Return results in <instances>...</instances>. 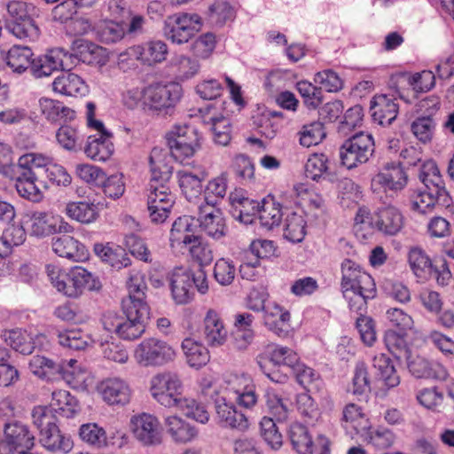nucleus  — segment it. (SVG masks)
Listing matches in <instances>:
<instances>
[{"instance_id": "nucleus-1", "label": "nucleus", "mask_w": 454, "mask_h": 454, "mask_svg": "<svg viewBox=\"0 0 454 454\" xmlns=\"http://www.w3.org/2000/svg\"><path fill=\"white\" fill-rule=\"evenodd\" d=\"M149 164L151 180L147 204L161 203L165 207L172 208L174 197L166 186L173 172V167L168 161V152L154 147L149 156Z\"/></svg>"}, {"instance_id": "nucleus-2", "label": "nucleus", "mask_w": 454, "mask_h": 454, "mask_svg": "<svg viewBox=\"0 0 454 454\" xmlns=\"http://www.w3.org/2000/svg\"><path fill=\"white\" fill-rule=\"evenodd\" d=\"M28 4L22 1H11L6 4L3 19L6 29L19 39L35 41L39 28L28 12Z\"/></svg>"}, {"instance_id": "nucleus-3", "label": "nucleus", "mask_w": 454, "mask_h": 454, "mask_svg": "<svg viewBox=\"0 0 454 454\" xmlns=\"http://www.w3.org/2000/svg\"><path fill=\"white\" fill-rule=\"evenodd\" d=\"M183 95L179 83H154L143 90L144 102L150 109L164 115L172 114Z\"/></svg>"}, {"instance_id": "nucleus-4", "label": "nucleus", "mask_w": 454, "mask_h": 454, "mask_svg": "<svg viewBox=\"0 0 454 454\" xmlns=\"http://www.w3.org/2000/svg\"><path fill=\"white\" fill-rule=\"evenodd\" d=\"M374 140L371 134L358 132L347 138L340 147V159L348 169L366 163L374 152Z\"/></svg>"}, {"instance_id": "nucleus-5", "label": "nucleus", "mask_w": 454, "mask_h": 454, "mask_svg": "<svg viewBox=\"0 0 454 454\" xmlns=\"http://www.w3.org/2000/svg\"><path fill=\"white\" fill-rule=\"evenodd\" d=\"M57 290L68 297H78L84 290L98 292L102 289V282L98 276L82 267H74L69 273L62 276L57 282Z\"/></svg>"}, {"instance_id": "nucleus-6", "label": "nucleus", "mask_w": 454, "mask_h": 454, "mask_svg": "<svg viewBox=\"0 0 454 454\" xmlns=\"http://www.w3.org/2000/svg\"><path fill=\"white\" fill-rule=\"evenodd\" d=\"M175 356L172 347L156 338L145 339L135 350L137 362L145 367L162 366L173 361Z\"/></svg>"}, {"instance_id": "nucleus-7", "label": "nucleus", "mask_w": 454, "mask_h": 454, "mask_svg": "<svg viewBox=\"0 0 454 454\" xmlns=\"http://www.w3.org/2000/svg\"><path fill=\"white\" fill-rule=\"evenodd\" d=\"M197 130L190 126H176L167 135L169 152L176 160L192 156L200 147Z\"/></svg>"}, {"instance_id": "nucleus-8", "label": "nucleus", "mask_w": 454, "mask_h": 454, "mask_svg": "<svg viewBox=\"0 0 454 454\" xmlns=\"http://www.w3.org/2000/svg\"><path fill=\"white\" fill-rule=\"evenodd\" d=\"M125 317L122 318L117 334L124 340H131L139 338L145 330V325L150 319L148 305L122 304Z\"/></svg>"}, {"instance_id": "nucleus-9", "label": "nucleus", "mask_w": 454, "mask_h": 454, "mask_svg": "<svg viewBox=\"0 0 454 454\" xmlns=\"http://www.w3.org/2000/svg\"><path fill=\"white\" fill-rule=\"evenodd\" d=\"M199 23L197 15L178 13L167 18L164 23L163 33L167 39L174 43L183 44L194 36Z\"/></svg>"}, {"instance_id": "nucleus-10", "label": "nucleus", "mask_w": 454, "mask_h": 454, "mask_svg": "<svg viewBox=\"0 0 454 454\" xmlns=\"http://www.w3.org/2000/svg\"><path fill=\"white\" fill-rule=\"evenodd\" d=\"M30 223L31 233L37 237L73 231V227L62 217L47 212H33L30 215Z\"/></svg>"}, {"instance_id": "nucleus-11", "label": "nucleus", "mask_w": 454, "mask_h": 454, "mask_svg": "<svg viewBox=\"0 0 454 454\" xmlns=\"http://www.w3.org/2000/svg\"><path fill=\"white\" fill-rule=\"evenodd\" d=\"M135 437L144 445H157L161 442V430L156 417L142 413L131 419Z\"/></svg>"}, {"instance_id": "nucleus-12", "label": "nucleus", "mask_w": 454, "mask_h": 454, "mask_svg": "<svg viewBox=\"0 0 454 454\" xmlns=\"http://www.w3.org/2000/svg\"><path fill=\"white\" fill-rule=\"evenodd\" d=\"M98 391L109 405H126L131 398V388L120 378H108L98 386Z\"/></svg>"}, {"instance_id": "nucleus-13", "label": "nucleus", "mask_w": 454, "mask_h": 454, "mask_svg": "<svg viewBox=\"0 0 454 454\" xmlns=\"http://www.w3.org/2000/svg\"><path fill=\"white\" fill-rule=\"evenodd\" d=\"M198 227L214 239H220L226 234L225 221L220 209L212 206H200L197 218Z\"/></svg>"}, {"instance_id": "nucleus-14", "label": "nucleus", "mask_w": 454, "mask_h": 454, "mask_svg": "<svg viewBox=\"0 0 454 454\" xmlns=\"http://www.w3.org/2000/svg\"><path fill=\"white\" fill-rule=\"evenodd\" d=\"M408 176L399 163H387L384 168L375 175L372 180L373 187H383L392 191H400L405 187Z\"/></svg>"}, {"instance_id": "nucleus-15", "label": "nucleus", "mask_w": 454, "mask_h": 454, "mask_svg": "<svg viewBox=\"0 0 454 454\" xmlns=\"http://www.w3.org/2000/svg\"><path fill=\"white\" fill-rule=\"evenodd\" d=\"M227 389L237 395L236 401L246 408H251L257 402L255 386L250 377L245 374L231 375L226 381Z\"/></svg>"}, {"instance_id": "nucleus-16", "label": "nucleus", "mask_w": 454, "mask_h": 454, "mask_svg": "<svg viewBox=\"0 0 454 454\" xmlns=\"http://www.w3.org/2000/svg\"><path fill=\"white\" fill-rule=\"evenodd\" d=\"M372 223H374V228L379 231L385 235L393 236L402 230L403 216L396 207L386 206L379 208L373 214Z\"/></svg>"}, {"instance_id": "nucleus-17", "label": "nucleus", "mask_w": 454, "mask_h": 454, "mask_svg": "<svg viewBox=\"0 0 454 454\" xmlns=\"http://www.w3.org/2000/svg\"><path fill=\"white\" fill-rule=\"evenodd\" d=\"M215 411L221 425L239 431L248 428V420L245 414L238 411L231 403H227L225 398H216L215 401Z\"/></svg>"}, {"instance_id": "nucleus-18", "label": "nucleus", "mask_w": 454, "mask_h": 454, "mask_svg": "<svg viewBox=\"0 0 454 454\" xmlns=\"http://www.w3.org/2000/svg\"><path fill=\"white\" fill-rule=\"evenodd\" d=\"M341 282V291L344 298L348 301L349 308L356 312H365L367 301L376 295L375 283L372 288H364L359 282H349L348 286Z\"/></svg>"}, {"instance_id": "nucleus-19", "label": "nucleus", "mask_w": 454, "mask_h": 454, "mask_svg": "<svg viewBox=\"0 0 454 454\" xmlns=\"http://www.w3.org/2000/svg\"><path fill=\"white\" fill-rule=\"evenodd\" d=\"M371 115L380 125H390L398 114V105L387 95H376L370 102Z\"/></svg>"}, {"instance_id": "nucleus-20", "label": "nucleus", "mask_w": 454, "mask_h": 454, "mask_svg": "<svg viewBox=\"0 0 454 454\" xmlns=\"http://www.w3.org/2000/svg\"><path fill=\"white\" fill-rule=\"evenodd\" d=\"M450 202L451 199L448 192L425 188L424 191H419L411 196V208L413 211L425 214L437 203L442 206H449Z\"/></svg>"}, {"instance_id": "nucleus-21", "label": "nucleus", "mask_w": 454, "mask_h": 454, "mask_svg": "<svg viewBox=\"0 0 454 454\" xmlns=\"http://www.w3.org/2000/svg\"><path fill=\"white\" fill-rule=\"evenodd\" d=\"M51 247L54 253L59 256L75 262L84 261L88 257L85 247L77 239L68 235L53 238Z\"/></svg>"}, {"instance_id": "nucleus-22", "label": "nucleus", "mask_w": 454, "mask_h": 454, "mask_svg": "<svg viewBox=\"0 0 454 454\" xmlns=\"http://www.w3.org/2000/svg\"><path fill=\"white\" fill-rule=\"evenodd\" d=\"M263 312L265 326L279 337L286 336L289 327V312L275 302L268 303Z\"/></svg>"}, {"instance_id": "nucleus-23", "label": "nucleus", "mask_w": 454, "mask_h": 454, "mask_svg": "<svg viewBox=\"0 0 454 454\" xmlns=\"http://www.w3.org/2000/svg\"><path fill=\"white\" fill-rule=\"evenodd\" d=\"M170 287L176 303L189 302L193 296L192 274L183 269L176 270L170 277Z\"/></svg>"}, {"instance_id": "nucleus-24", "label": "nucleus", "mask_w": 454, "mask_h": 454, "mask_svg": "<svg viewBox=\"0 0 454 454\" xmlns=\"http://www.w3.org/2000/svg\"><path fill=\"white\" fill-rule=\"evenodd\" d=\"M51 159L38 153H27L19 159L18 168L20 173L32 176L35 180L39 181L40 185L43 184L45 170L50 165Z\"/></svg>"}, {"instance_id": "nucleus-25", "label": "nucleus", "mask_w": 454, "mask_h": 454, "mask_svg": "<svg viewBox=\"0 0 454 454\" xmlns=\"http://www.w3.org/2000/svg\"><path fill=\"white\" fill-rule=\"evenodd\" d=\"M52 87L55 92L69 97L83 96L88 92L84 81L79 75L69 72L56 77Z\"/></svg>"}, {"instance_id": "nucleus-26", "label": "nucleus", "mask_w": 454, "mask_h": 454, "mask_svg": "<svg viewBox=\"0 0 454 454\" xmlns=\"http://www.w3.org/2000/svg\"><path fill=\"white\" fill-rule=\"evenodd\" d=\"M111 137L112 134L109 132L99 134L98 137L90 136L84 148L87 156L97 161L108 160L114 151Z\"/></svg>"}, {"instance_id": "nucleus-27", "label": "nucleus", "mask_w": 454, "mask_h": 454, "mask_svg": "<svg viewBox=\"0 0 454 454\" xmlns=\"http://www.w3.org/2000/svg\"><path fill=\"white\" fill-rule=\"evenodd\" d=\"M137 59L143 64L153 66L166 59L168 46L162 41H149L132 49Z\"/></svg>"}, {"instance_id": "nucleus-28", "label": "nucleus", "mask_w": 454, "mask_h": 454, "mask_svg": "<svg viewBox=\"0 0 454 454\" xmlns=\"http://www.w3.org/2000/svg\"><path fill=\"white\" fill-rule=\"evenodd\" d=\"M204 335L208 346L218 347L224 343L227 332L219 315L209 309L204 318Z\"/></svg>"}, {"instance_id": "nucleus-29", "label": "nucleus", "mask_w": 454, "mask_h": 454, "mask_svg": "<svg viewBox=\"0 0 454 454\" xmlns=\"http://www.w3.org/2000/svg\"><path fill=\"white\" fill-rule=\"evenodd\" d=\"M39 105L42 114L51 122H66L74 120L75 117V112L59 101L41 98Z\"/></svg>"}, {"instance_id": "nucleus-30", "label": "nucleus", "mask_w": 454, "mask_h": 454, "mask_svg": "<svg viewBox=\"0 0 454 454\" xmlns=\"http://www.w3.org/2000/svg\"><path fill=\"white\" fill-rule=\"evenodd\" d=\"M33 51L27 46L13 45L6 52V65L15 74H21L31 67Z\"/></svg>"}, {"instance_id": "nucleus-31", "label": "nucleus", "mask_w": 454, "mask_h": 454, "mask_svg": "<svg viewBox=\"0 0 454 454\" xmlns=\"http://www.w3.org/2000/svg\"><path fill=\"white\" fill-rule=\"evenodd\" d=\"M40 443L51 451L68 452L73 448V442L69 436L62 434L58 425L53 427L45 429L39 434Z\"/></svg>"}, {"instance_id": "nucleus-32", "label": "nucleus", "mask_w": 454, "mask_h": 454, "mask_svg": "<svg viewBox=\"0 0 454 454\" xmlns=\"http://www.w3.org/2000/svg\"><path fill=\"white\" fill-rule=\"evenodd\" d=\"M16 190L18 193L33 202H39L43 200V190H46L45 182L40 185L39 181L34 179L32 176L18 172L16 177Z\"/></svg>"}, {"instance_id": "nucleus-33", "label": "nucleus", "mask_w": 454, "mask_h": 454, "mask_svg": "<svg viewBox=\"0 0 454 454\" xmlns=\"http://www.w3.org/2000/svg\"><path fill=\"white\" fill-rule=\"evenodd\" d=\"M127 287L129 290V299L124 300L122 304L136 306H138V304L147 305L145 301V290L147 289V286L144 280V275L140 270L133 269L129 271Z\"/></svg>"}, {"instance_id": "nucleus-34", "label": "nucleus", "mask_w": 454, "mask_h": 454, "mask_svg": "<svg viewBox=\"0 0 454 454\" xmlns=\"http://www.w3.org/2000/svg\"><path fill=\"white\" fill-rule=\"evenodd\" d=\"M4 435L15 447L17 451L31 450L34 447L35 437L25 425L20 423L7 425L4 430Z\"/></svg>"}, {"instance_id": "nucleus-35", "label": "nucleus", "mask_w": 454, "mask_h": 454, "mask_svg": "<svg viewBox=\"0 0 454 454\" xmlns=\"http://www.w3.org/2000/svg\"><path fill=\"white\" fill-rule=\"evenodd\" d=\"M408 262L414 275L420 279H428L434 263L427 254L419 247H413L408 253Z\"/></svg>"}, {"instance_id": "nucleus-36", "label": "nucleus", "mask_w": 454, "mask_h": 454, "mask_svg": "<svg viewBox=\"0 0 454 454\" xmlns=\"http://www.w3.org/2000/svg\"><path fill=\"white\" fill-rule=\"evenodd\" d=\"M2 337L7 345L20 354L30 355L35 349L32 337L22 329L4 330Z\"/></svg>"}, {"instance_id": "nucleus-37", "label": "nucleus", "mask_w": 454, "mask_h": 454, "mask_svg": "<svg viewBox=\"0 0 454 454\" xmlns=\"http://www.w3.org/2000/svg\"><path fill=\"white\" fill-rule=\"evenodd\" d=\"M372 366L377 371V376L388 387L400 384V378L391 359L385 354H379L373 357Z\"/></svg>"}, {"instance_id": "nucleus-38", "label": "nucleus", "mask_w": 454, "mask_h": 454, "mask_svg": "<svg viewBox=\"0 0 454 454\" xmlns=\"http://www.w3.org/2000/svg\"><path fill=\"white\" fill-rule=\"evenodd\" d=\"M182 348L191 367L199 369L209 362L210 356L207 348L191 338L183 340Z\"/></svg>"}, {"instance_id": "nucleus-39", "label": "nucleus", "mask_w": 454, "mask_h": 454, "mask_svg": "<svg viewBox=\"0 0 454 454\" xmlns=\"http://www.w3.org/2000/svg\"><path fill=\"white\" fill-rule=\"evenodd\" d=\"M289 438L297 453L312 454L313 441L305 426L300 423L292 424L289 428Z\"/></svg>"}, {"instance_id": "nucleus-40", "label": "nucleus", "mask_w": 454, "mask_h": 454, "mask_svg": "<svg viewBox=\"0 0 454 454\" xmlns=\"http://www.w3.org/2000/svg\"><path fill=\"white\" fill-rule=\"evenodd\" d=\"M267 412L276 421L283 422L288 418L289 408L285 400L273 388H267L263 395Z\"/></svg>"}, {"instance_id": "nucleus-41", "label": "nucleus", "mask_w": 454, "mask_h": 454, "mask_svg": "<svg viewBox=\"0 0 454 454\" xmlns=\"http://www.w3.org/2000/svg\"><path fill=\"white\" fill-rule=\"evenodd\" d=\"M168 433L178 442H187L197 435V430L177 416H168L165 420Z\"/></svg>"}, {"instance_id": "nucleus-42", "label": "nucleus", "mask_w": 454, "mask_h": 454, "mask_svg": "<svg viewBox=\"0 0 454 454\" xmlns=\"http://www.w3.org/2000/svg\"><path fill=\"white\" fill-rule=\"evenodd\" d=\"M419 178L427 189L447 192L439 168L432 160L423 161L419 168Z\"/></svg>"}, {"instance_id": "nucleus-43", "label": "nucleus", "mask_w": 454, "mask_h": 454, "mask_svg": "<svg viewBox=\"0 0 454 454\" xmlns=\"http://www.w3.org/2000/svg\"><path fill=\"white\" fill-rule=\"evenodd\" d=\"M184 244L191 245L190 254L200 267L208 265L213 261V252L209 246L203 242L201 237L198 235L185 236Z\"/></svg>"}, {"instance_id": "nucleus-44", "label": "nucleus", "mask_w": 454, "mask_h": 454, "mask_svg": "<svg viewBox=\"0 0 454 454\" xmlns=\"http://www.w3.org/2000/svg\"><path fill=\"white\" fill-rule=\"evenodd\" d=\"M306 235V221L302 212H292L285 221L284 236L286 239L299 243Z\"/></svg>"}, {"instance_id": "nucleus-45", "label": "nucleus", "mask_w": 454, "mask_h": 454, "mask_svg": "<svg viewBox=\"0 0 454 454\" xmlns=\"http://www.w3.org/2000/svg\"><path fill=\"white\" fill-rule=\"evenodd\" d=\"M66 213L70 218L82 223H93L98 216L97 206L86 201L68 203Z\"/></svg>"}, {"instance_id": "nucleus-46", "label": "nucleus", "mask_w": 454, "mask_h": 454, "mask_svg": "<svg viewBox=\"0 0 454 454\" xmlns=\"http://www.w3.org/2000/svg\"><path fill=\"white\" fill-rule=\"evenodd\" d=\"M181 391L182 383L176 373L170 372L159 373L151 380V392L182 395Z\"/></svg>"}, {"instance_id": "nucleus-47", "label": "nucleus", "mask_w": 454, "mask_h": 454, "mask_svg": "<svg viewBox=\"0 0 454 454\" xmlns=\"http://www.w3.org/2000/svg\"><path fill=\"white\" fill-rule=\"evenodd\" d=\"M270 362L278 365L282 371L287 372V376L291 372L296 362L299 360L298 355L288 347L276 346L267 354Z\"/></svg>"}, {"instance_id": "nucleus-48", "label": "nucleus", "mask_w": 454, "mask_h": 454, "mask_svg": "<svg viewBox=\"0 0 454 454\" xmlns=\"http://www.w3.org/2000/svg\"><path fill=\"white\" fill-rule=\"evenodd\" d=\"M341 282H344V285L348 286L349 282L356 281L364 285L365 289L366 287L372 288V286H373L372 278L363 271L358 264L349 259L344 260L341 263Z\"/></svg>"}, {"instance_id": "nucleus-49", "label": "nucleus", "mask_w": 454, "mask_h": 454, "mask_svg": "<svg viewBox=\"0 0 454 454\" xmlns=\"http://www.w3.org/2000/svg\"><path fill=\"white\" fill-rule=\"evenodd\" d=\"M126 35L125 26L121 22L104 20L97 27V36L104 43H115Z\"/></svg>"}, {"instance_id": "nucleus-50", "label": "nucleus", "mask_w": 454, "mask_h": 454, "mask_svg": "<svg viewBox=\"0 0 454 454\" xmlns=\"http://www.w3.org/2000/svg\"><path fill=\"white\" fill-rule=\"evenodd\" d=\"M58 144L68 152H78L82 150V138L77 129L62 125L56 131Z\"/></svg>"}, {"instance_id": "nucleus-51", "label": "nucleus", "mask_w": 454, "mask_h": 454, "mask_svg": "<svg viewBox=\"0 0 454 454\" xmlns=\"http://www.w3.org/2000/svg\"><path fill=\"white\" fill-rule=\"evenodd\" d=\"M228 174L223 172L220 176L209 181L205 189V204L201 206L215 207L219 200H222L227 191Z\"/></svg>"}, {"instance_id": "nucleus-52", "label": "nucleus", "mask_w": 454, "mask_h": 454, "mask_svg": "<svg viewBox=\"0 0 454 454\" xmlns=\"http://www.w3.org/2000/svg\"><path fill=\"white\" fill-rule=\"evenodd\" d=\"M197 229V219L189 215L180 216L172 224L169 239L172 243H184V238L185 236L195 235Z\"/></svg>"}, {"instance_id": "nucleus-53", "label": "nucleus", "mask_w": 454, "mask_h": 454, "mask_svg": "<svg viewBox=\"0 0 454 454\" xmlns=\"http://www.w3.org/2000/svg\"><path fill=\"white\" fill-rule=\"evenodd\" d=\"M280 204L270 200H263L258 211L260 223L268 230H271L280 223L282 218Z\"/></svg>"}, {"instance_id": "nucleus-54", "label": "nucleus", "mask_w": 454, "mask_h": 454, "mask_svg": "<svg viewBox=\"0 0 454 454\" xmlns=\"http://www.w3.org/2000/svg\"><path fill=\"white\" fill-rule=\"evenodd\" d=\"M405 332L399 333L387 330L384 335V342L388 351L397 359L406 357L411 351L408 348L405 340Z\"/></svg>"}, {"instance_id": "nucleus-55", "label": "nucleus", "mask_w": 454, "mask_h": 454, "mask_svg": "<svg viewBox=\"0 0 454 454\" xmlns=\"http://www.w3.org/2000/svg\"><path fill=\"white\" fill-rule=\"evenodd\" d=\"M50 407H53L55 412L59 411L70 418L77 412V401L68 391L58 390L52 392V403Z\"/></svg>"}, {"instance_id": "nucleus-56", "label": "nucleus", "mask_w": 454, "mask_h": 454, "mask_svg": "<svg viewBox=\"0 0 454 454\" xmlns=\"http://www.w3.org/2000/svg\"><path fill=\"white\" fill-rule=\"evenodd\" d=\"M300 144L305 147L318 145L326 137L324 124L321 121H313L302 126L299 132Z\"/></svg>"}, {"instance_id": "nucleus-57", "label": "nucleus", "mask_w": 454, "mask_h": 454, "mask_svg": "<svg viewBox=\"0 0 454 454\" xmlns=\"http://www.w3.org/2000/svg\"><path fill=\"white\" fill-rule=\"evenodd\" d=\"M170 66L176 76L181 80L192 77L200 68L197 60L184 55H177L172 58Z\"/></svg>"}, {"instance_id": "nucleus-58", "label": "nucleus", "mask_w": 454, "mask_h": 454, "mask_svg": "<svg viewBox=\"0 0 454 454\" xmlns=\"http://www.w3.org/2000/svg\"><path fill=\"white\" fill-rule=\"evenodd\" d=\"M53 54L55 58V64L58 69L71 70L74 67L80 63V61H87V55L90 54L89 51H80L78 53H72L63 48H54Z\"/></svg>"}, {"instance_id": "nucleus-59", "label": "nucleus", "mask_w": 454, "mask_h": 454, "mask_svg": "<svg viewBox=\"0 0 454 454\" xmlns=\"http://www.w3.org/2000/svg\"><path fill=\"white\" fill-rule=\"evenodd\" d=\"M260 433L264 441L273 450H278L282 446L283 437L273 418L264 416L260 422Z\"/></svg>"}, {"instance_id": "nucleus-60", "label": "nucleus", "mask_w": 454, "mask_h": 454, "mask_svg": "<svg viewBox=\"0 0 454 454\" xmlns=\"http://www.w3.org/2000/svg\"><path fill=\"white\" fill-rule=\"evenodd\" d=\"M53 54V50H49L46 54L32 59L30 71L35 78L47 77L54 70H58Z\"/></svg>"}, {"instance_id": "nucleus-61", "label": "nucleus", "mask_w": 454, "mask_h": 454, "mask_svg": "<svg viewBox=\"0 0 454 454\" xmlns=\"http://www.w3.org/2000/svg\"><path fill=\"white\" fill-rule=\"evenodd\" d=\"M207 122V121H204ZM211 123V130L214 141L223 146L227 145L231 141V122L224 116L210 117L208 123Z\"/></svg>"}, {"instance_id": "nucleus-62", "label": "nucleus", "mask_w": 454, "mask_h": 454, "mask_svg": "<svg viewBox=\"0 0 454 454\" xmlns=\"http://www.w3.org/2000/svg\"><path fill=\"white\" fill-rule=\"evenodd\" d=\"M33 424L39 430V434L45 429L53 427L57 425L58 419L53 407L36 406L32 411Z\"/></svg>"}, {"instance_id": "nucleus-63", "label": "nucleus", "mask_w": 454, "mask_h": 454, "mask_svg": "<svg viewBox=\"0 0 454 454\" xmlns=\"http://www.w3.org/2000/svg\"><path fill=\"white\" fill-rule=\"evenodd\" d=\"M79 435L83 442L98 448L106 444V431L95 423L82 425L79 429Z\"/></svg>"}, {"instance_id": "nucleus-64", "label": "nucleus", "mask_w": 454, "mask_h": 454, "mask_svg": "<svg viewBox=\"0 0 454 454\" xmlns=\"http://www.w3.org/2000/svg\"><path fill=\"white\" fill-rule=\"evenodd\" d=\"M179 186L185 196L191 200L197 197L202 191V180L191 172L180 170L177 172Z\"/></svg>"}]
</instances>
